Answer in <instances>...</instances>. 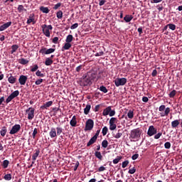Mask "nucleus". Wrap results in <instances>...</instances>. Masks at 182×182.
Returning a JSON list of instances; mask_svg holds the SVG:
<instances>
[{
	"label": "nucleus",
	"mask_w": 182,
	"mask_h": 182,
	"mask_svg": "<svg viewBox=\"0 0 182 182\" xmlns=\"http://www.w3.org/2000/svg\"><path fill=\"white\" fill-rule=\"evenodd\" d=\"M104 73L105 72L103 71H91L87 73L82 76V78H81L80 82V86H92L95 81L97 82L99 79H103V77H105Z\"/></svg>",
	"instance_id": "f257e3e1"
},
{
	"label": "nucleus",
	"mask_w": 182,
	"mask_h": 182,
	"mask_svg": "<svg viewBox=\"0 0 182 182\" xmlns=\"http://www.w3.org/2000/svg\"><path fill=\"white\" fill-rule=\"evenodd\" d=\"M140 136H141V130L137 128L131 131L129 139L139 141Z\"/></svg>",
	"instance_id": "f03ea898"
},
{
	"label": "nucleus",
	"mask_w": 182,
	"mask_h": 182,
	"mask_svg": "<svg viewBox=\"0 0 182 182\" xmlns=\"http://www.w3.org/2000/svg\"><path fill=\"white\" fill-rule=\"evenodd\" d=\"M41 28L43 29V33L47 38H50V31L53 29V27L52 25H46L43 24L41 26Z\"/></svg>",
	"instance_id": "7ed1b4c3"
},
{
	"label": "nucleus",
	"mask_w": 182,
	"mask_h": 182,
	"mask_svg": "<svg viewBox=\"0 0 182 182\" xmlns=\"http://www.w3.org/2000/svg\"><path fill=\"white\" fill-rule=\"evenodd\" d=\"M116 114V110L112 109V107L109 106L105 108L102 112V116H109L110 117H113Z\"/></svg>",
	"instance_id": "20e7f679"
},
{
	"label": "nucleus",
	"mask_w": 182,
	"mask_h": 182,
	"mask_svg": "<svg viewBox=\"0 0 182 182\" xmlns=\"http://www.w3.org/2000/svg\"><path fill=\"white\" fill-rule=\"evenodd\" d=\"M95 126V122L92 119H89L85 122V127L84 129L85 132H90V130L93 129Z\"/></svg>",
	"instance_id": "39448f33"
},
{
	"label": "nucleus",
	"mask_w": 182,
	"mask_h": 182,
	"mask_svg": "<svg viewBox=\"0 0 182 182\" xmlns=\"http://www.w3.org/2000/svg\"><path fill=\"white\" fill-rule=\"evenodd\" d=\"M114 82L117 87H119V86H124V85L127 83V79H126L125 77H122V78L117 77L115 79Z\"/></svg>",
	"instance_id": "423d86ee"
},
{
	"label": "nucleus",
	"mask_w": 182,
	"mask_h": 182,
	"mask_svg": "<svg viewBox=\"0 0 182 182\" xmlns=\"http://www.w3.org/2000/svg\"><path fill=\"white\" fill-rule=\"evenodd\" d=\"M26 113H28V120H32L35 117V108L29 107L26 110Z\"/></svg>",
	"instance_id": "0eeeda50"
},
{
	"label": "nucleus",
	"mask_w": 182,
	"mask_h": 182,
	"mask_svg": "<svg viewBox=\"0 0 182 182\" xmlns=\"http://www.w3.org/2000/svg\"><path fill=\"white\" fill-rule=\"evenodd\" d=\"M147 134L149 136V137L154 136V134H157V129H156L153 125L149 126L147 131Z\"/></svg>",
	"instance_id": "6e6552de"
},
{
	"label": "nucleus",
	"mask_w": 182,
	"mask_h": 182,
	"mask_svg": "<svg viewBox=\"0 0 182 182\" xmlns=\"http://www.w3.org/2000/svg\"><path fill=\"white\" fill-rule=\"evenodd\" d=\"M55 48H48L46 49V48H42L40 50V53H42V55H50V53H53L55 52Z\"/></svg>",
	"instance_id": "1a4fd4ad"
},
{
	"label": "nucleus",
	"mask_w": 182,
	"mask_h": 182,
	"mask_svg": "<svg viewBox=\"0 0 182 182\" xmlns=\"http://www.w3.org/2000/svg\"><path fill=\"white\" fill-rule=\"evenodd\" d=\"M21 130V125L20 124H15L12 127L11 129L10 130V134H16Z\"/></svg>",
	"instance_id": "9d476101"
},
{
	"label": "nucleus",
	"mask_w": 182,
	"mask_h": 182,
	"mask_svg": "<svg viewBox=\"0 0 182 182\" xmlns=\"http://www.w3.org/2000/svg\"><path fill=\"white\" fill-rule=\"evenodd\" d=\"M26 80H28V77L23 75H21L18 78V82L22 86L26 85Z\"/></svg>",
	"instance_id": "9b49d317"
},
{
	"label": "nucleus",
	"mask_w": 182,
	"mask_h": 182,
	"mask_svg": "<svg viewBox=\"0 0 182 182\" xmlns=\"http://www.w3.org/2000/svg\"><path fill=\"white\" fill-rule=\"evenodd\" d=\"M11 25H12V21H9V22L3 24L2 26H0V32L5 31V29H8V28H9V26H11Z\"/></svg>",
	"instance_id": "f8f14e48"
},
{
	"label": "nucleus",
	"mask_w": 182,
	"mask_h": 182,
	"mask_svg": "<svg viewBox=\"0 0 182 182\" xmlns=\"http://www.w3.org/2000/svg\"><path fill=\"white\" fill-rule=\"evenodd\" d=\"M33 16H35V14H30L29 18L27 20L28 25H31V23H32L33 25H35V23H36V21H35V18Z\"/></svg>",
	"instance_id": "ddd939ff"
},
{
	"label": "nucleus",
	"mask_w": 182,
	"mask_h": 182,
	"mask_svg": "<svg viewBox=\"0 0 182 182\" xmlns=\"http://www.w3.org/2000/svg\"><path fill=\"white\" fill-rule=\"evenodd\" d=\"M49 136L51 139H55L56 136H58L57 132H56V129L55 127H52L50 129V131L49 132Z\"/></svg>",
	"instance_id": "4468645a"
},
{
	"label": "nucleus",
	"mask_w": 182,
	"mask_h": 182,
	"mask_svg": "<svg viewBox=\"0 0 182 182\" xmlns=\"http://www.w3.org/2000/svg\"><path fill=\"white\" fill-rule=\"evenodd\" d=\"M39 154H41V149H37L34 150V154L32 156L33 161H36V159L39 156Z\"/></svg>",
	"instance_id": "2eb2a0df"
},
{
	"label": "nucleus",
	"mask_w": 182,
	"mask_h": 182,
	"mask_svg": "<svg viewBox=\"0 0 182 182\" xmlns=\"http://www.w3.org/2000/svg\"><path fill=\"white\" fill-rule=\"evenodd\" d=\"M97 141V137L93 136L87 144V147H90L92 144H95Z\"/></svg>",
	"instance_id": "dca6fc26"
},
{
	"label": "nucleus",
	"mask_w": 182,
	"mask_h": 182,
	"mask_svg": "<svg viewBox=\"0 0 182 182\" xmlns=\"http://www.w3.org/2000/svg\"><path fill=\"white\" fill-rule=\"evenodd\" d=\"M53 105V101H48L47 102H46L43 105H42L41 107V109H42L43 110H45V109H48V107H50V106Z\"/></svg>",
	"instance_id": "f3484780"
},
{
	"label": "nucleus",
	"mask_w": 182,
	"mask_h": 182,
	"mask_svg": "<svg viewBox=\"0 0 182 182\" xmlns=\"http://www.w3.org/2000/svg\"><path fill=\"white\" fill-rule=\"evenodd\" d=\"M180 125V121L178 119H175L171 122V127L172 129H177Z\"/></svg>",
	"instance_id": "a211bd4d"
},
{
	"label": "nucleus",
	"mask_w": 182,
	"mask_h": 182,
	"mask_svg": "<svg viewBox=\"0 0 182 182\" xmlns=\"http://www.w3.org/2000/svg\"><path fill=\"white\" fill-rule=\"evenodd\" d=\"M70 126H72V127H76V124H77V121L76 120V116H73L72 119L70 122Z\"/></svg>",
	"instance_id": "6ab92c4d"
},
{
	"label": "nucleus",
	"mask_w": 182,
	"mask_h": 182,
	"mask_svg": "<svg viewBox=\"0 0 182 182\" xmlns=\"http://www.w3.org/2000/svg\"><path fill=\"white\" fill-rule=\"evenodd\" d=\"M8 132V129L6 127H2L1 129L0 130V134L2 137H5L6 133Z\"/></svg>",
	"instance_id": "aec40b11"
},
{
	"label": "nucleus",
	"mask_w": 182,
	"mask_h": 182,
	"mask_svg": "<svg viewBox=\"0 0 182 182\" xmlns=\"http://www.w3.org/2000/svg\"><path fill=\"white\" fill-rule=\"evenodd\" d=\"M112 136L115 139H120V137L123 136V132H122V129H119L118 132L116 134H113Z\"/></svg>",
	"instance_id": "412c9836"
},
{
	"label": "nucleus",
	"mask_w": 182,
	"mask_h": 182,
	"mask_svg": "<svg viewBox=\"0 0 182 182\" xmlns=\"http://www.w3.org/2000/svg\"><path fill=\"white\" fill-rule=\"evenodd\" d=\"M170 113V107H166L164 112H161L160 115L161 117H164V116H168Z\"/></svg>",
	"instance_id": "4be33fe9"
},
{
	"label": "nucleus",
	"mask_w": 182,
	"mask_h": 182,
	"mask_svg": "<svg viewBox=\"0 0 182 182\" xmlns=\"http://www.w3.org/2000/svg\"><path fill=\"white\" fill-rule=\"evenodd\" d=\"M90 109H92V106L90 104H87L85 106V108L84 109V114H89V112H90Z\"/></svg>",
	"instance_id": "5701e85b"
},
{
	"label": "nucleus",
	"mask_w": 182,
	"mask_h": 182,
	"mask_svg": "<svg viewBox=\"0 0 182 182\" xmlns=\"http://www.w3.org/2000/svg\"><path fill=\"white\" fill-rule=\"evenodd\" d=\"M18 62L21 65H28V63H29V60H28L25 58H20V59H18Z\"/></svg>",
	"instance_id": "b1692460"
},
{
	"label": "nucleus",
	"mask_w": 182,
	"mask_h": 182,
	"mask_svg": "<svg viewBox=\"0 0 182 182\" xmlns=\"http://www.w3.org/2000/svg\"><path fill=\"white\" fill-rule=\"evenodd\" d=\"M53 63V60L48 58H46V61H45L46 66H50V65H52Z\"/></svg>",
	"instance_id": "393cba45"
},
{
	"label": "nucleus",
	"mask_w": 182,
	"mask_h": 182,
	"mask_svg": "<svg viewBox=\"0 0 182 182\" xmlns=\"http://www.w3.org/2000/svg\"><path fill=\"white\" fill-rule=\"evenodd\" d=\"M132 19H133V16L132 15H126L124 17V21H125V22H127V23L130 22V21H132Z\"/></svg>",
	"instance_id": "a878e982"
},
{
	"label": "nucleus",
	"mask_w": 182,
	"mask_h": 182,
	"mask_svg": "<svg viewBox=\"0 0 182 182\" xmlns=\"http://www.w3.org/2000/svg\"><path fill=\"white\" fill-rule=\"evenodd\" d=\"M40 11L43 12V14H49V9L48 7L45 6H41L40 7Z\"/></svg>",
	"instance_id": "bb28decb"
},
{
	"label": "nucleus",
	"mask_w": 182,
	"mask_h": 182,
	"mask_svg": "<svg viewBox=\"0 0 182 182\" xmlns=\"http://www.w3.org/2000/svg\"><path fill=\"white\" fill-rule=\"evenodd\" d=\"M70 48H72V44H70V43H66L63 46V49H64V50H69V49H70Z\"/></svg>",
	"instance_id": "cd10ccee"
},
{
	"label": "nucleus",
	"mask_w": 182,
	"mask_h": 182,
	"mask_svg": "<svg viewBox=\"0 0 182 182\" xmlns=\"http://www.w3.org/2000/svg\"><path fill=\"white\" fill-rule=\"evenodd\" d=\"M4 179L6 180V181H11V180H12V174L7 173L4 175Z\"/></svg>",
	"instance_id": "c85d7f7f"
},
{
	"label": "nucleus",
	"mask_w": 182,
	"mask_h": 182,
	"mask_svg": "<svg viewBox=\"0 0 182 182\" xmlns=\"http://www.w3.org/2000/svg\"><path fill=\"white\" fill-rule=\"evenodd\" d=\"M8 81L9 82V83H11V85H14V83H15L16 82V77L11 75L9 78H8Z\"/></svg>",
	"instance_id": "c756f323"
},
{
	"label": "nucleus",
	"mask_w": 182,
	"mask_h": 182,
	"mask_svg": "<svg viewBox=\"0 0 182 182\" xmlns=\"http://www.w3.org/2000/svg\"><path fill=\"white\" fill-rule=\"evenodd\" d=\"M95 156L97 157V159H99V160L103 159V156H102V153H100V151H95Z\"/></svg>",
	"instance_id": "7c9ffc66"
},
{
	"label": "nucleus",
	"mask_w": 182,
	"mask_h": 182,
	"mask_svg": "<svg viewBox=\"0 0 182 182\" xmlns=\"http://www.w3.org/2000/svg\"><path fill=\"white\" fill-rule=\"evenodd\" d=\"M127 116L129 119H133L134 117V112L132 109H129Z\"/></svg>",
	"instance_id": "2f4dec72"
},
{
	"label": "nucleus",
	"mask_w": 182,
	"mask_h": 182,
	"mask_svg": "<svg viewBox=\"0 0 182 182\" xmlns=\"http://www.w3.org/2000/svg\"><path fill=\"white\" fill-rule=\"evenodd\" d=\"M17 10L18 11V12L21 14V12H26V9H25V7H23V5H18Z\"/></svg>",
	"instance_id": "473e14b6"
},
{
	"label": "nucleus",
	"mask_w": 182,
	"mask_h": 182,
	"mask_svg": "<svg viewBox=\"0 0 182 182\" xmlns=\"http://www.w3.org/2000/svg\"><path fill=\"white\" fill-rule=\"evenodd\" d=\"M10 95L12 97L13 99H15V97H18V96H19V90H16L13 92Z\"/></svg>",
	"instance_id": "72a5a7b5"
},
{
	"label": "nucleus",
	"mask_w": 182,
	"mask_h": 182,
	"mask_svg": "<svg viewBox=\"0 0 182 182\" xmlns=\"http://www.w3.org/2000/svg\"><path fill=\"white\" fill-rule=\"evenodd\" d=\"M19 48V46L18 45H13L11 46V53H15V52H16V50H18V48Z\"/></svg>",
	"instance_id": "f704fd0d"
},
{
	"label": "nucleus",
	"mask_w": 182,
	"mask_h": 182,
	"mask_svg": "<svg viewBox=\"0 0 182 182\" xmlns=\"http://www.w3.org/2000/svg\"><path fill=\"white\" fill-rule=\"evenodd\" d=\"M56 130H57V136H60L62 133H63V128L60 127H56Z\"/></svg>",
	"instance_id": "c9c22d12"
},
{
	"label": "nucleus",
	"mask_w": 182,
	"mask_h": 182,
	"mask_svg": "<svg viewBox=\"0 0 182 182\" xmlns=\"http://www.w3.org/2000/svg\"><path fill=\"white\" fill-rule=\"evenodd\" d=\"M109 146V141L105 139L102 141V147L104 149H107V146Z\"/></svg>",
	"instance_id": "e433bc0d"
},
{
	"label": "nucleus",
	"mask_w": 182,
	"mask_h": 182,
	"mask_svg": "<svg viewBox=\"0 0 182 182\" xmlns=\"http://www.w3.org/2000/svg\"><path fill=\"white\" fill-rule=\"evenodd\" d=\"M56 16L58 18V19H62V18L63 17V12L62 11H58L56 13Z\"/></svg>",
	"instance_id": "4c0bfd02"
},
{
	"label": "nucleus",
	"mask_w": 182,
	"mask_h": 182,
	"mask_svg": "<svg viewBox=\"0 0 182 182\" xmlns=\"http://www.w3.org/2000/svg\"><path fill=\"white\" fill-rule=\"evenodd\" d=\"M72 41H73V36L70 34L67 36V38L65 39V42L70 43V42H72Z\"/></svg>",
	"instance_id": "58836bf2"
},
{
	"label": "nucleus",
	"mask_w": 182,
	"mask_h": 182,
	"mask_svg": "<svg viewBox=\"0 0 182 182\" xmlns=\"http://www.w3.org/2000/svg\"><path fill=\"white\" fill-rule=\"evenodd\" d=\"M8 166H9V161L4 160L2 164L3 168H8Z\"/></svg>",
	"instance_id": "ea45409f"
},
{
	"label": "nucleus",
	"mask_w": 182,
	"mask_h": 182,
	"mask_svg": "<svg viewBox=\"0 0 182 182\" xmlns=\"http://www.w3.org/2000/svg\"><path fill=\"white\" fill-rule=\"evenodd\" d=\"M116 123H117V118L112 117L109 119V124H116Z\"/></svg>",
	"instance_id": "a19ab883"
},
{
	"label": "nucleus",
	"mask_w": 182,
	"mask_h": 182,
	"mask_svg": "<svg viewBox=\"0 0 182 182\" xmlns=\"http://www.w3.org/2000/svg\"><path fill=\"white\" fill-rule=\"evenodd\" d=\"M99 90H100V92H103V93H107V92H108L107 88H106V87H105V85L100 86Z\"/></svg>",
	"instance_id": "79ce46f5"
},
{
	"label": "nucleus",
	"mask_w": 182,
	"mask_h": 182,
	"mask_svg": "<svg viewBox=\"0 0 182 182\" xmlns=\"http://www.w3.org/2000/svg\"><path fill=\"white\" fill-rule=\"evenodd\" d=\"M122 159H123L122 156H117V158L113 160V164H117V163H119V161H120V160H122Z\"/></svg>",
	"instance_id": "37998d69"
},
{
	"label": "nucleus",
	"mask_w": 182,
	"mask_h": 182,
	"mask_svg": "<svg viewBox=\"0 0 182 182\" xmlns=\"http://www.w3.org/2000/svg\"><path fill=\"white\" fill-rule=\"evenodd\" d=\"M176 95H177V91H176V90H173L168 95L169 97L173 98L174 97V96H176Z\"/></svg>",
	"instance_id": "c03bdc74"
},
{
	"label": "nucleus",
	"mask_w": 182,
	"mask_h": 182,
	"mask_svg": "<svg viewBox=\"0 0 182 182\" xmlns=\"http://www.w3.org/2000/svg\"><path fill=\"white\" fill-rule=\"evenodd\" d=\"M107 132H109V129L107 128V127H104L102 128V136H106V134H107Z\"/></svg>",
	"instance_id": "a18cd8bd"
},
{
	"label": "nucleus",
	"mask_w": 182,
	"mask_h": 182,
	"mask_svg": "<svg viewBox=\"0 0 182 182\" xmlns=\"http://www.w3.org/2000/svg\"><path fill=\"white\" fill-rule=\"evenodd\" d=\"M36 75L38 77H45V74L42 73V72H41L40 70H37Z\"/></svg>",
	"instance_id": "49530a36"
},
{
	"label": "nucleus",
	"mask_w": 182,
	"mask_h": 182,
	"mask_svg": "<svg viewBox=\"0 0 182 182\" xmlns=\"http://www.w3.org/2000/svg\"><path fill=\"white\" fill-rule=\"evenodd\" d=\"M117 125L116 124H109V130H116Z\"/></svg>",
	"instance_id": "de8ad7c7"
},
{
	"label": "nucleus",
	"mask_w": 182,
	"mask_h": 182,
	"mask_svg": "<svg viewBox=\"0 0 182 182\" xmlns=\"http://www.w3.org/2000/svg\"><path fill=\"white\" fill-rule=\"evenodd\" d=\"M168 28H169V29L171 31H176V26L173 23L168 24Z\"/></svg>",
	"instance_id": "09e8293b"
},
{
	"label": "nucleus",
	"mask_w": 182,
	"mask_h": 182,
	"mask_svg": "<svg viewBox=\"0 0 182 182\" xmlns=\"http://www.w3.org/2000/svg\"><path fill=\"white\" fill-rule=\"evenodd\" d=\"M37 134H38V128H35L33 129V134H32L33 139H36Z\"/></svg>",
	"instance_id": "8fccbe9b"
},
{
	"label": "nucleus",
	"mask_w": 182,
	"mask_h": 182,
	"mask_svg": "<svg viewBox=\"0 0 182 182\" xmlns=\"http://www.w3.org/2000/svg\"><path fill=\"white\" fill-rule=\"evenodd\" d=\"M164 147H165V149H171V144L169 142V141H168V142H166L165 144H164Z\"/></svg>",
	"instance_id": "3c124183"
},
{
	"label": "nucleus",
	"mask_w": 182,
	"mask_h": 182,
	"mask_svg": "<svg viewBox=\"0 0 182 182\" xmlns=\"http://www.w3.org/2000/svg\"><path fill=\"white\" fill-rule=\"evenodd\" d=\"M12 100H14V98L11 95H9L6 100V103H10V102H12Z\"/></svg>",
	"instance_id": "603ef678"
},
{
	"label": "nucleus",
	"mask_w": 182,
	"mask_h": 182,
	"mask_svg": "<svg viewBox=\"0 0 182 182\" xmlns=\"http://www.w3.org/2000/svg\"><path fill=\"white\" fill-rule=\"evenodd\" d=\"M43 82V79H42V78L38 79V80H36L35 85H41Z\"/></svg>",
	"instance_id": "864d4df0"
},
{
	"label": "nucleus",
	"mask_w": 182,
	"mask_h": 182,
	"mask_svg": "<svg viewBox=\"0 0 182 182\" xmlns=\"http://www.w3.org/2000/svg\"><path fill=\"white\" fill-rule=\"evenodd\" d=\"M37 69H39L38 65H34V66L31 69V72H36Z\"/></svg>",
	"instance_id": "5fc2aeb1"
},
{
	"label": "nucleus",
	"mask_w": 182,
	"mask_h": 182,
	"mask_svg": "<svg viewBox=\"0 0 182 182\" xmlns=\"http://www.w3.org/2000/svg\"><path fill=\"white\" fill-rule=\"evenodd\" d=\"M129 165V161H125L122 162V168H126Z\"/></svg>",
	"instance_id": "6e6d98bb"
},
{
	"label": "nucleus",
	"mask_w": 182,
	"mask_h": 182,
	"mask_svg": "<svg viewBox=\"0 0 182 182\" xmlns=\"http://www.w3.org/2000/svg\"><path fill=\"white\" fill-rule=\"evenodd\" d=\"M60 6H62V3H58L57 4H55L53 7V9H55L56 11V9H59V8H60Z\"/></svg>",
	"instance_id": "4d7b16f0"
},
{
	"label": "nucleus",
	"mask_w": 182,
	"mask_h": 182,
	"mask_svg": "<svg viewBox=\"0 0 182 182\" xmlns=\"http://www.w3.org/2000/svg\"><path fill=\"white\" fill-rule=\"evenodd\" d=\"M162 135H163V133H161V132H159L156 134H155L154 139H156L157 140V139H159V137H161Z\"/></svg>",
	"instance_id": "13d9d810"
},
{
	"label": "nucleus",
	"mask_w": 182,
	"mask_h": 182,
	"mask_svg": "<svg viewBox=\"0 0 182 182\" xmlns=\"http://www.w3.org/2000/svg\"><path fill=\"white\" fill-rule=\"evenodd\" d=\"M128 173L129 174H134L136 173V168H132L129 170Z\"/></svg>",
	"instance_id": "bf43d9fd"
},
{
	"label": "nucleus",
	"mask_w": 182,
	"mask_h": 182,
	"mask_svg": "<svg viewBox=\"0 0 182 182\" xmlns=\"http://www.w3.org/2000/svg\"><path fill=\"white\" fill-rule=\"evenodd\" d=\"M151 4H160V2H163V0H150Z\"/></svg>",
	"instance_id": "052dcab7"
},
{
	"label": "nucleus",
	"mask_w": 182,
	"mask_h": 182,
	"mask_svg": "<svg viewBox=\"0 0 182 182\" xmlns=\"http://www.w3.org/2000/svg\"><path fill=\"white\" fill-rule=\"evenodd\" d=\"M159 112H164L166 110V105H161L159 108Z\"/></svg>",
	"instance_id": "680f3d73"
},
{
	"label": "nucleus",
	"mask_w": 182,
	"mask_h": 182,
	"mask_svg": "<svg viewBox=\"0 0 182 182\" xmlns=\"http://www.w3.org/2000/svg\"><path fill=\"white\" fill-rule=\"evenodd\" d=\"M82 69H83V65H80L76 68L75 70L79 73Z\"/></svg>",
	"instance_id": "e2e57ef3"
},
{
	"label": "nucleus",
	"mask_w": 182,
	"mask_h": 182,
	"mask_svg": "<svg viewBox=\"0 0 182 182\" xmlns=\"http://www.w3.org/2000/svg\"><path fill=\"white\" fill-rule=\"evenodd\" d=\"M99 2L100 6H103L106 4V0H99Z\"/></svg>",
	"instance_id": "0e129e2a"
},
{
	"label": "nucleus",
	"mask_w": 182,
	"mask_h": 182,
	"mask_svg": "<svg viewBox=\"0 0 182 182\" xmlns=\"http://www.w3.org/2000/svg\"><path fill=\"white\" fill-rule=\"evenodd\" d=\"M77 26H79V24L77 23H75L70 26V29H76V28H77Z\"/></svg>",
	"instance_id": "69168bd1"
},
{
	"label": "nucleus",
	"mask_w": 182,
	"mask_h": 182,
	"mask_svg": "<svg viewBox=\"0 0 182 182\" xmlns=\"http://www.w3.org/2000/svg\"><path fill=\"white\" fill-rule=\"evenodd\" d=\"M132 160H137L139 159V154H135L132 156Z\"/></svg>",
	"instance_id": "338daca9"
},
{
	"label": "nucleus",
	"mask_w": 182,
	"mask_h": 182,
	"mask_svg": "<svg viewBox=\"0 0 182 182\" xmlns=\"http://www.w3.org/2000/svg\"><path fill=\"white\" fill-rule=\"evenodd\" d=\"M58 41H59V38L58 37H54L53 38V43H55V44H56V43H58Z\"/></svg>",
	"instance_id": "774afa93"
}]
</instances>
